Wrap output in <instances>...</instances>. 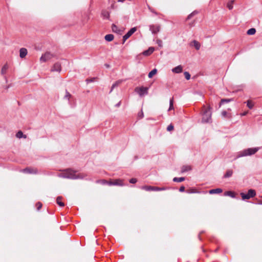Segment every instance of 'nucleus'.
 <instances>
[{
	"label": "nucleus",
	"mask_w": 262,
	"mask_h": 262,
	"mask_svg": "<svg viewBox=\"0 0 262 262\" xmlns=\"http://www.w3.org/2000/svg\"><path fill=\"white\" fill-rule=\"evenodd\" d=\"M16 136L19 139L21 138H24L25 139L27 138V136L26 135H24L23 133L21 130H19L17 133Z\"/></svg>",
	"instance_id": "obj_20"
},
{
	"label": "nucleus",
	"mask_w": 262,
	"mask_h": 262,
	"mask_svg": "<svg viewBox=\"0 0 262 262\" xmlns=\"http://www.w3.org/2000/svg\"><path fill=\"white\" fill-rule=\"evenodd\" d=\"M185 180L184 177L177 178L175 177L173 179V181L174 182H181Z\"/></svg>",
	"instance_id": "obj_30"
},
{
	"label": "nucleus",
	"mask_w": 262,
	"mask_h": 262,
	"mask_svg": "<svg viewBox=\"0 0 262 262\" xmlns=\"http://www.w3.org/2000/svg\"><path fill=\"white\" fill-rule=\"evenodd\" d=\"M62 196H59L56 199V203L60 207L64 206V204L62 202H61Z\"/></svg>",
	"instance_id": "obj_18"
},
{
	"label": "nucleus",
	"mask_w": 262,
	"mask_h": 262,
	"mask_svg": "<svg viewBox=\"0 0 262 262\" xmlns=\"http://www.w3.org/2000/svg\"><path fill=\"white\" fill-rule=\"evenodd\" d=\"M152 191H160V187L153 186Z\"/></svg>",
	"instance_id": "obj_46"
},
{
	"label": "nucleus",
	"mask_w": 262,
	"mask_h": 262,
	"mask_svg": "<svg viewBox=\"0 0 262 262\" xmlns=\"http://www.w3.org/2000/svg\"><path fill=\"white\" fill-rule=\"evenodd\" d=\"M232 101H233V99H222L219 104V106L221 107L225 102L228 103Z\"/></svg>",
	"instance_id": "obj_22"
},
{
	"label": "nucleus",
	"mask_w": 262,
	"mask_h": 262,
	"mask_svg": "<svg viewBox=\"0 0 262 262\" xmlns=\"http://www.w3.org/2000/svg\"><path fill=\"white\" fill-rule=\"evenodd\" d=\"M113 183L114 184V185H119V186H122L123 185V183L122 180L120 179H116L113 180Z\"/></svg>",
	"instance_id": "obj_15"
},
{
	"label": "nucleus",
	"mask_w": 262,
	"mask_h": 262,
	"mask_svg": "<svg viewBox=\"0 0 262 262\" xmlns=\"http://www.w3.org/2000/svg\"><path fill=\"white\" fill-rule=\"evenodd\" d=\"M65 171L66 172L64 173V176H63L64 178L73 179L83 178L79 174H77L76 171L71 169H67Z\"/></svg>",
	"instance_id": "obj_3"
},
{
	"label": "nucleus",
	"mask_w": 262,
	"mask_h": 262,
	"mask_svg": "<svg viewBox=\"0 0 262 262\" xmlns=\"http://www.w3.org/2000/svg\"><path fill=\"white\" fill-rule=\"evenodd\" d=\"M154 47H149L148 50L143 52L142 54L146 56H149L154 52Z\"/></svg>",
	"instance_id": "obj_11"
},
{
	"label": "nucleus",
	"mask_w": 262,
	"mask_h": 262,
	"mask_svg": "<svg viewBox=\"0 0 262 262\" xmlns=\"http://www.w3.org/2000/svg\"><path fill=\"white\" fill-rule=\"evenodd\" d=\"M122 82V80H118L117 81H116L112 86V88H111V92L113 90L116 86H118V85H119Z\"/></svg>",
	"instance_id": "obj_23"
},
{
	"label": "nucleus",
	"mask_w": 262,
	"mask_h": 262,
	"mask_svg": "<svg viewBox=\"0 0 262 262\" xmlns=\"http://www.w3.org/2000/svg\"><path fill=\"white\" fill-rule=\"evenodd\" d=\"M161 27L159 25H152L149 26V29L153 34H156L160 31Z\"/></svg>",
	"instance_id": "obj_9"
},
{
	"label": "nucleus",
	"mask_w": 262,
	"mask_h": 262,
	"mask_svg": "<svg viewBox=\"0 0 262 262\" xmlns=\"http://www.w3.org/2000/svg\"><path fill=\"white\" fill-rule=\"evenodd\" d=\"M233 2V1H231L227 3V6L229 10L232 9Z\"/></svg>",
	"instance_id": "obj_35"
},
{
	"label": "nucleus",
	"mask_w": 262,
	"mask_h": 262,
	"mask_svg": "<svg viewBox=\"0 0 262 262\" xmlns=\"http://www.w3.org/2000/svg\"><path fill=\"white\" fill-rule=\"evenodd\" d=\"M185 187L184 186H182L180 187L179 191L180 192H183L185 191Z\"/></svg>",
	"instance_id": "obj_44"
},
{
	"label": "nucleus",
	"mask_w": 262,
	"mask_h": 262,
	"mask_svg": "<svg viewBox=\"0 0 262 262\" xmlns=\"http://www.w3.org/2000/svg\"><path fill=\"white\" fill-rule=\"evenodd\" d=\"M28 51L26 48H22L19 50V56L21 58L25 57Z\"/></svg>",
	"instance_id": "obj_12"
},
{
	"label": "nucleus",
	"mask_w": 262,
	"mask_h": 262,
	"mask_svg": "<svg viewBox=\"0 0 262 262\" xmlns=\"http://www.w3.org/2000/svg\"><path fill=\"white\" fill-rule=\"evenodd\" d=\"M259 149V147L249 148L245 149L239 152L237 157L239 158L242 157L252 156L255 154Z\"/></svg>",
	"instance_id": "obj_2"
},
{
	"label": "nucleus",
	"mask_w": 262,
	"mask_h": 262,
	"mask_svg": "<svg viewBox=\"0 0 262 262\" xmlns=\"http://www.w3.org/2000/svg\"><path fill=\"white\" fill-rule=\"evenodd\" d=\"M184 75L185 77V78L187 80H189L190 78V74L188 72H185L184 73Z\"/></svg>",
	"instance_id": "obj_37"
},
{
	"label": "nucleus",
	"mask_w": 262,
	"mask_h": 262,
	"mask_svg": "<svg viewBox=\"0 0 262 262\" xmlns=\"http://www.w3.org/2000/svg\"><path fill=\"white\" fill-rule=\"evenodd\" d=\"M191 168L189 165H183L181 168V172L183 173L189 170H190Z\"/></svg>",
	"instance_id": "obj_16"
},
{
	"label": "nucleus",
	"mask_w": 262,
	"mask_h": 262,
	"mask_svg": "<svg viewBox=\"0 0 262 262\" xmlns=\"http://www.w3.org/2000/svg\"><path fill=\"white\" fill-rule=\"evenodd\" d=\"M86 81L88 83H89V82H93V79H86Z\"/></svg>",
	"instance_id": "obj_51"
},
{
	"label": "nucleus",
	"mask_w": 262,
	"mask_h": 262,
	"mask_svg": "<svg viewBox=\"0 0 262 262\" xmlns=\"http://www.w3.org/2000/svg\"><path fill=\"white\" fill-rule=\"evenodd\" d=\"M148 88L147 87H137L135 89V91L137 93L140 97L143 96L144 95L148 94Z\"/></svg>",
	"instance_id": "obj_5"
},
{
	"label": "nucleus",
	"mask_w": 262,
	"mask_h": 262,
	"mask_svg": "<svg viewBox=\"0 0 262 262\" xmlns=\"http://www.w3.org/2000/svg\"><path fill=\"white\" fill-rule=\"evenodd\" d=\"M136 30L137 29L135 27L130 29L128 32L123 36V43H124L126 40L128 39L134 32H135Z\"/></svg>",
	"instance_id": "obj_7"
},
{
	"label": "nucleus",
	"mask_w": 262,
	"mask_h": 262,
	"mask_svg": "<svg viewBox=\"0 0 262 262\" xmlns=\"http://www.w3.org/2000/svg\"><path fill=\"white\" fill-rule=\"evenodd\" d=\"M203 116L202 121L203 123H211L212 122L211 116L212 114L211 112V107L209 106L207 108H206L205 106H203Z\"/></svg>",
	"instance_id": "obj_1"
},
{
	"label": "nucleus",
	"mask_w": 262,
	"mask_h": 262,
	"mask_svg": "<svg viewBox=\"0 0 262 262\" xmlns=\"http://www.w3.org/2000/svg\"><path fill=\"white\" fill-rule=\"evenodd\" d=\"M61 69V64L59 62L55 63L51 69L52 72H60Z\"/></svg>",
	"instance_id": "obj_10"
},
{
	"label": "nucleus",
	"mask_w": 262,
	"mask_h": 262,
	"mask_svg": "<svg viewBox=\"0 0 262 262\" xmlns=\"http://www.w3.org/2000/svg\"><path fill=\"white\" fill-rule=\"evenodd\" d=\"M222 115L224 117H228V118H230L231 116H228V114H227V113L226 111H223L222 112Z\"/></svg>",
	"instance_id": "obj_40"
},
{
	"label": "nucleus",
	"mask_w": 262,
	"mask_h": 262,
	"mask_svg": "<svg viewBox=\"0 0 262 262\" xmlns=\"http://www.w3.org/2000/svg\"><path fill=\"white\" fill-rule=\"evenodd\" d=\"M22 172L30 174H36L38 172V170L35 168L27 167L21 170Z\"/></svg>",
	"instance_id": "obj_8"
},
{
	"label": "nucleus",
	"mask_w": 262,
	"mask_h": 262,
	"mask_svg": "<svg viewBox=\"0 0 262 262\" xmlns=\"http://www.w3.org/2000/svg\"><path fill=\"white\" fill-rule=\"evenodd\" d=\"M248 111L247 112H244V113H242L241 114V115L242 116H246L248 114Z\"/></svg>",
	"instance_id": "obj_50"
},
{
	"label": "nucleus",
	"mask_w": 262,
	"mask_h": 262,
	"mask_svg": "<svg viewBox=\"0 0 262 262\" xmlns=\"http://www.w3.org/2000/svg\"><path fill=\"white\" fill-rule=\"evenodd\" d=\"M157 73V70L156 69H154L151 70L148 74V76L149 78H151L153 77L154 75H156Z\"/></svg>",
	"instance_id": "obj_26"
},
{
	"label": "nucleus",
	"mask_w": 262,
	"mask_h": 262,
	"mask_svg": "<svg viewBox=\"0 0 262 262\" xmlns=\"http://www.w3.org/2000/svg\"><path fill=\"white\" fill-rule=\"evenodd\" d=\"M168 188L167 187H160V191H161V190H166Z\"/></svg>",
	"instance_id": "obj_49"
},
{
	"label": "nucleus",
	"mask_w": 262,
	"mask_h": 262,
	"mask_svg": "<svg viewBox=\"0 0 262 262\" xmlns=\"http://www.w3.org/2000/svg\"><path fill=\"white\" fill-rule=\"evenodd\" d=\"M256 192L254 189H249L247 193L243 192L241 193V195L243 200H248L251 198L255 196Z\"/></svg>",
	"instance_id": "obj_4"
},
{
	"label": "nucleus",
	"mask_w": 262,
	"mask_h": 262,
	"mask_svg": "<svg viewBox=\"0 0 262 262\" xmlns=\"http://www.w3.org/2000/svg\"><path fill=\"white\" fill-rule=\"evenodd\" d=\"M107 184L110 186L114 185V184L113 183V180H110L109 181H107Z\"/></svg>",
	"instance_id": "obj_48"
},
{
	"label": "nucleus",
	"mask_w": 262,
	"mask_h": 262,
	"mask_svg": "<svg viewBox=\"0 0 262 262\" xmlns=\"http://www.w3.org/2000/svg\"><path fill=\"white\" fill-rule=\"evenodd\" d=\"M247 105L250 109H252L254 106V103L252 100H248L247 101Z\"/></svg>",
	"instance_id": "obj_29"
},
{
	"label": "nucleus",
	"mask_w": 262,
	"mask_h": 262,
	"mask_svg": "<svg viewBox=\"0 0 262 262\" xmlns=\"http://www.w3.org/2000/svg\"><path fill=\"white\" fill-rule=\"evenodd\" d=\"M54 57L55 55L49 52H47L44 54L42 55L40 58V61L41 62H46Z\"/></svg>",
	"instance_id": "obj_6"
},
{
	"label": "nucleus",
	"mask_w": 262,
	"mask_h": 262,
	"mask_svg": "<svg viewBox=\"0 0 262 262\" xmlns=\"http://www.w3.org/2000/svg\"><path fill=\"white\" fill-rule=\"evenodd\" d=\"M223 190L221 188L213 189L209 190L210 194L220 193L222 192Z\"/></svg>",
	"instance_id": "obj_14"
},
{
	"label": "nucleus",
	"mask_w": 262,
	"mask_h": 262,
	"mask_svg": "<svg viewBox=\"0 0 262 262\" xmlns=\"http://www.w3.org/2000/svg\"><path fill=\"white\" fill-rule=\"evenodd\" d=\"M198 13V11H193L191 13H190L188 16H187V19H190L192 16H193L194 15L197 14Z\"/></svg>",
	"instance_id": "obj_34"
},
{
	"label": "nucleus",
	"mask_w": 262,
	"mask_h": 262,
	"mask_svg": "<svg viewBox=\"0 0 262 262\" xmlns=\"http://www.w3.org/2000/svg\"><path fill=\"white\" fill-rule=\"evenodd\" d=\"M8 68H9V67H8V64L7 63L5 64L2 68L1 74L2 75H5L7 73V70L8 69Z\"/></svg>",
	"instance_id": "obj_21"
},
{
	"label": "nucleus",
	"mask_w": 262,
	"mask_h": 262,
	"mask_svg": "<svg viewBox=\"0 0 262 262\" xmlns=\"http://www.w3.org/2000/svg\"><path fill=\"white\" fill-rule=\"evenodd\" d=\"M100 181H101V184H102L103 185L107 184V181H106L105 180H102Z\"/></svg>",
	"instance_id": "obj_47"
},
{
	"label": "nucleus",
	"mask_w": 262,
	"mask_h": 262,
	"mask_svg": "<svg viewBox=\"0 0 262 262\" xmlns=\"http://www.w3.org/2000/svg\"><path fill=\"white\" fill-rule=\"evenodd\" d=\"M182 71H183V67L181 65H179L178 66L174 68L172 70V71L175 73H180L182 72Z\"/></svg>",
	"instance_id": "obj_13"
},
{
	"label": "nucleus",
	"mask_w": 262,
	"mask_h": 262,
	"mask_svg": "<svg viewBox=\"0 0 262 262\" xmlns=\"http://www.w3.org/2000/svg\"><path fill=\"white\" fill-rule=\"evenodd\" d=\"M120 102H119V103H118L116 105H117V106H119V105H120Z\"/></svg>",
	"instance_id": "obj_53"
},
{
	"label": "nucleus",
	"mask_w": 262,
	"mask_h": 262,
	"mask_svg": "<svg viewBox=\"0 0 262 262\" xmlns=\"http://www.w3.org/2000/svg\"><path fill=\"white\" fill-rule=\"evenodd\" d=\"M112 30L114 32H116V33H119V32L120 31L118 27H117V26H116L115 25L113 24L112 25Z\"/></svg>",
	"instance_id": "obj_33"
},
{
	"label": "nucleus",
	"mask_w": 262,
	"mask_h": 262,
	"mask_svg": "<svg viewBox=\"0 0 262 262\" xmlns=\"http://www.w3.org/2000/svg\"><path fill=\"white\" fill-rule=\"evenodd\" d=\"M233 174V170L231 169H228L226 172L224 176V178H228L231 177Z\"/></svg>",
	"instance_id": "obj_17"
},
{
	"label": "nucleus",
	"mask_w": 262,
	"mask_h": 262,
	"mask_svg": "<svg viewBox=\"0 0 262 262\" xmlns=\"http://www.w3.org/2000/svg\"><path fill=\"white\" fill-rule=\"evenodd\" d=\"M42 204L41 202H37L36 204V207L37 208V209L38 210H40L41 209V208L42 207Z\"/></svg>",
	"instance_id": "obj_39"
},
{
	"label": "nucleus",
	"mask_w": 262,
	"mask_h": 262,
	"mask_svg": "<svg viewBox=\"0 0 262 262\" xmlns=\"http://www.w3.org/2000/svg\"><path fill=\"white\" fill-rule=\"evenodd\" d=\"M102 14H103V15L104 17H106V18H108V17H109V16H110V14H109L108 12H107V11H104V12H102Z\"/></svg>",
	"instance_id": "obj_41"
},
{
	"label": "nucleus",
	"mask_w": 262,
	"mask_h": 262,
	"mask_svg": "<svg viewBox=\"0 0 262 262\" xmlns=\"http://www.w3.org/2000/svg\"><path fill=\"white\" fill-rule=\"evenodd\" d=\"M187 192L188 193H199V191L195 188H190L187 190Z\"/></svg>",
	"instance_id": "obj_32"
},
{
	"label": "nucleus",
	"mask_w": 262,
	"mask_h": 262,
	"mask_svg": "<svg viewBox=\"0 0 262 262\" xmlns=\"http://www.w3.org/2000/svg\"><path fill=\"white\" fill-rule=\"evenodd\" d=\"M138 116L140 118H142L143 117V113L142 111H141L140 113H139Z\"/></svg>",
	"instance_id": "obj_45"
},
{
	"label": "nucleus",
	"mask_w": 262,
	"mask_h": 262,
	"mask_svg": "<svg viewBox=\"0 0 262 262\" xmlns=\"http://www.w3.org/2000/svg\"><path fill=\"white\" fill-rule=\"evenodd\" d=\"M255 33L256 30L255 28H251L249 29L247 32V34L249 35H254Z\"/></svg>",
	"instance_id": "obj_27"
},
{
	"label": "nucleus",
	"mask_w": 262,
	"mask_h": 262,
	"mask_svg": "<svg viewBox=\"0 0 262 262\" xmlns=\"http://www.w3.org/2000/svg\"><path fill=\"white\" fill-rule=\"evenodd\" d=\"M174 109L173 107V98L172 97L169 101V107L168 111H170Z\"/></svg>",
	"instance_id": "obj_31"
},
{
	"label": "nucleus",
	"mask_w": 262,
	"mask_h": 262,
	"mask_svg": "<svg viewBox=\"0 0 262 262\" xmlns=\"http://www.w3.org/2000/svg\"><path fill=\"white\" fill-rule=\"evenodd\" d=\"M72 97V95L70 94V93L67 91H66V95L64 97L65 99H68L69 100Z\"/></svg>",
	"instance_id": "obj_36"
},
{
	"label": "nucleus",
	"mask_w": 262,
	"mask_h": 262,
	"mask_svg": "<svg viewBox=\"0 0 262 262\" xmlns=\"http://www.w3.org/2000/svg\"><path fill=\"white\" fill-rule=\"evenodd\" d=\"M174 129V126L172 124H170L167 127V130L168 132L172 131Z\"/></svg>",
	"instance_id": "obj_38"
},
{
	"label": "nucleus",
	"mask_w": 262,
	"mask_h": 262,
	"mask_svg": "<svg viewBox=\"0 0 262 262\" xmlns=\"http://www.w3.org/2000/svg\"><path fill=\"white\" fill-rule=\"evenodd\" d=\"M157 43L158 44V45L160 47H162V40H161L160 39L157 40Z\"/></svg>",
	"instance_id": "obj_43"
},
{
	"label": "nucleus",
	"mask_w": 262,
	"mask_h": 262,
	"mask_svg": "<svg viewBox=\"0 0 262 262\" xmlns=\"http://www.w3.org/2000/svg\"><path fill=\"white\" fill-rule=\"evenodd\" d=\"M104 38L107 41H111L114 39V36L113 34H107L105 36Z\"/></svg>",
	"instance_id": "obj_19"
},
{
	"label": "nucleus",
	"mask_w": 262,
	"mask_h": 262,
	"mask_svg": "<svg viewBox=\"0 0 262 262\" xmlns=\"http://www.w3.org/2000/svg\"><path fill=\"white\" fill-rule=\"evenodd\" d=\"M258 204L260 205H262V200H259L258 201Z\"/></svg>",
	"instance_id": "obj_52"
},
{
	"label": "nucleus",
	"mask_w": 262,
	"mask_h": 262,
	"mask_svg": "<svg viewBox=\"0 0 262 262\" xmlns=\"http://www.w3.org/2000/svg\"><path fill=\"white\" fill-rule=\"evenodd\" d=\"M192 43L193 44V46L195 47V48L196 49V50H199L200 49L201 45L198 41L194 40L192 42Z\"/></svg>",
	"instance_id": "obj_25"
},
{
	"label": "nucleus",
	"mask_w": 262,
	"mask_h": 262,
	"mask_svg": "<svg viewBox=\"0 0 262 262\" xmlns=\"http://www.w3.org/2000/svg\"><path fill=\"white\" fill-rule=\"evenodd\" d=\"M141 189L145 190L146 191H152L153 186H143L141 187Z\"/></svg>",
	"instance_id": "obj_28"
},
{
	"label": "nucleus",
	"mask_w": 262,
	"mask_h": 262,
	"mask_svg": "<svg viewBox=\"0 0 262 262\" xmlns=\"http://www.w3.org/2000/svg\"><path fill=\"white\" fill-rule=\"evenodd\" d=\"M224 195L226 196H229L231 198H234L235 197V193L234 192L231 191H227L224 192Z\"/></svg>",
	"instance_id": "obj_24"
},
{
	"label": "nucleus",
	"mask_w": 262,
	"mask_h": 262,
	"mask_svg": "<svg viewBox=\"0 0 262 262\" xmlns=\"http://www.w3.org/2000/svg\"><path fill=\"white\" fill-rule=\"evenodd\" d=\"M123 1H124V0H119V2H123Z\"/></svg>",
	"instance_id": "obj_54"
},
{
	"label": "nucleus",
	"mask_w": 262,
	"mask_h": 262,
	"mask_svg": "<svg viewBox=\"0 0 262 262\" xmlns=\"http://www.w3.org/2000/svg\"><path fill=\"white\" fill-rule=\"evenodd\" d=\"M137 182V180L136 178H132L129 180V182L132 184H135Z\"/></svg>",
	"instance_id": "obj_42"
}]
</instances>
